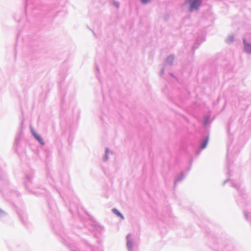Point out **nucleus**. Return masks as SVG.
<instances>
[{"label":"nucleus","mask_w":251,"mask_h":251,"mask_svg":"<svg viewBox=\"0 0 251 251\" xmlns=\"http://www.w3.org/2000/svg\"><path fill=\"white\" fill-rule=\"evenodd\" d=\"M185 2H188L190 4V11H192L197 9L201 4V0H186Z\"/></svg>","instance_id":"obj_1"},{"label":"nucleus","mask_w":251,"mask_h":251,"mask_svg":"<svg viewBox=\"0 0 251 251\" xmlns=\"http://www.w3.org/2000/svg\"><path fill=\"white\" fill-rule=\"evenodd\" d=\"M33 134L35 138L42 144L44 145V142L43 141V140L41 138V137L35 132H33Z\"/></svg>","instance_id":"obj_2"},{"label":"nucleus","mask_w":251,"mask_h":251,"mask_svg":"<svg viewBox=\"0 0 251 251\" xmlns=\"http://www.w3.org/2000/svg\"><path fill=\"white\" fill-rule=\"evenodd\" d=\"M208 137H207V138L205 139V141H204V142H203V143H202V144L201 145V149H204V148L206 147L207 144V143H208Z\"/></svg>","instance_id":"obj_5"},{"label":"nucleus","mask_w":251,"mask_h":251,"mask_svg":"<svg viewBox=\"0 0 251 251\" xmlns=\"http://www.w3.org/2000/svg\"><path fill=\"white\" fill-rule=\"evenodd\" d=\"M245 50L249 53H251V45L249 44H245Z\"/></svg>","instance_id":"obj_3"},{"label":"nucleus","mask_w":251,"mask_h":251,"mask_svg":"<svg viewBox=\"0 0 251 251\" xmlns=\"http://www.w3.org/2000/svg\"><path fill=\"white\" fill-rule=\"evenodd\" d=\"M149 0H141L142 2L144 3H146L149 1Z\"/></svg>","instance_id":"obj_6"},{"label":"nucleus","mask_w":251,"mask_h":251,"mask_svg":"<svg viewBox=\"0 0 251 251\" xmlns=\"http://www.w3.org/2000/svg\"><path fill=\"white\" fill-rule=\"evenodd\" d=\"M112 211L116 215H117V216L120 217L122 219H124V216H123V215L118 210H117L116 209H113L112 210Z\"/></svg>","instance_id":"obj_4"}]
</instances>
